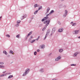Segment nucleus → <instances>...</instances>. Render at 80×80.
Here are the masks:
<instances>
[{"label":"nucleus","instance_id":"obj_18","mask_svg":"<svg viewBox=\"0 0 80 80\" xmlns=\"http://www.w3.org/2000/svg\"><path fill=\"white\" fill-rule=\"evenodd\" d=\"M13 77V75H10L9 76L8 78H12Z\"/></svg>","mask_w":80,"mask_h":80},{"label":"nucleus","instance_id":"obj_44","mask_svg":"<svg viewBox=\"0 0 80 80\" xmlns=\"http://www.w3.org/2000/svg\"><path fill=\"white\" fill-rule=\"evenodd\" d=\"M2 18V17H1L0 18Z\"/></svg>","mask_w":80,"mask_h":80},{"label":"nucleus","instance_id":"obj_14","mask_svg":"<svg viewBox=\"0 0 80 80\" xmlns=\"http://www.w3.org/2000/svg\"><path fill=\"white\" fill-rule=\"evenodd\" d=\"M3 53H5V55H7V52H6V51H3Z\"/></svg>","mask_w":80,"mask_h":80},{"label":"nucleus","instance_id":"obj_7","mask_svg":"<svg viewBox=\"0 0 80 80\" xmlns=\"http://www.w3.org/2000/svg\"><path fill=\"white\" fill-rule=\"evenodd\" d=\"M67 10H65V14H64L63 16L64 17H65L66 16H67Z\"/></svg>","mask_w":80,"mask_h":80},{"label":"nucleus","instance_id":"obj_16","mask_svg":"<svg viewBox=\"0 0 80 80\" xmlns=\"http://www.w3.org/2000/svg\"><path fill=\"white\" fill-rule=\"evenodd\" d=\"M36 40H32L31 41V43H33L34 42H35Z\"/></svg>","mask_w":80,"mask_h":80},{"label":"nucleus","instance_id":"obj_24","mask_svg":"<svg viewBox=\"0 0 80 80\" xmlns=\"http://www.w3.org/2000/svg\"><path fill=\"white\" fill-rule=\"evenodd\" d=\"M19 36H20V35H18L16 36V37L17 38H19Z\"/></svg>","mask_w":80,"mask_h":80},{"label":"nucleus","instance_id":"obj_27","mask_svg":"<svg viewBox=\"0 0 80 80\" xmlns=\"http://www.w3.org/2000/svg\"><path fill=\"white\" fill-rule=\"evenodd\" d=\"M10 53H12V54H13V52L12 51H10Z\"/></svg>","mask_w":80,"mask_h":80},{"label":"nucleus","instance_id":"obj_43","mask_svg":"<svg viewBox=\"0 0 80 80\" xmlns=\"http://www.w3.org/2000/svg\"><path fill=\"white\" fill-rule=\"evenodd\" d=\"M51 54H52V53H50V54L49 55H51Z\"/></svg>","mask_w":80,"mask_h":80},{"label":"nucleus","instance_id":"obj_22","mask_svg":"<svg viewBox=\"0 0 80 80\" xmlns=\"http://www.w3.org/2000/svg\"><path fill=\"white\" fill-rule=\"evenodd\" d=\"M76 25V23H74L72 24V26H75Z\"/></svg>","mask_w":80,"mask_h":80},{"label":"nucleus","instance_id":"obj_11","mask_svg":"<svg viewBox=\"0 0 80 80\" xmlns=\"http://www.w3.org/2000/svg\"><path fill=\"white\" fill-rule=\"evenodd\" d=\"M78 53L77 52L75 53L73 55V57H76L77 54H78Z\"/></svg>","mask_w":80,"mask_h":80},{"label":"nucleus","instance_id":"obj_35","mask_svg":"<svg viewBox=\"0 0 80 80\" xmlns=\"http://www.w3.org/2000/svg\"><path fill=\"white\" fill-rule=\"evenodd\" d=\"M42 22H44V21H45L44 19H42Z\"/></svg>","mask_w":80,"mask_h":80},{"label":"nucleus","instance_id":"obj_3","mask_svg":"<svg viewBox=\"0 0 80 80\" xmlns=\"http://www.w3.org/2000/svg\"><path fill=\"white\" fill-rule=\"evenodd\" d=\"M49 32H50V31L49 30H48L47 32V33L46 34L45 38H44V40H45L46 38H47V35H48V33Z\"/></svg>","mask_w":80,"mask_h":80},{"label":"nucleus","instance_id":"obj_12","mask_svg":"<svg viewBox=\"0 0 80 80\" xmlns=\"http://www.w3.org/2000/svg\"><path fill=\"white\" fill-rule=\"evenodd\" d=\"M62 29H58V32H62Z\"/></svg>","mask_w":80,"mask_h":80},{"label":"nucleus","instance_id":"obj_6","mask_svg":"<svg viewBox=\"0 0 80 80\" xmlns=\"http://www.w3.org/2000/svg\"><path fill=\"white\" fill-rule=\"evenodd\" d=\"M39 47L41 48H42V49H43V48H45V45L43 44L39 46Z\"/></svg>","mask_w":80,"mask_h":80},{"label":"nucleus","instance_id":"obj_10","mask_svg":"<svg viewBox=\"0 0 80 80\" xmlns=\"http://www.w3.org/2000/svg\"><path fill=\"white\" fill-rule=\"evenodd\" d=\"M49 23H50V20H49V21L47 22V23L46 24L45 26V27H47V26H48V24H49Z\"/></svg>","mask_w":80,"mask_h":80},{"label":"nucleus","instance_id":"obj_8","mask_svg":"<svg viewBox=\"0 0 80 80\" xmlns=\"http://www.w3.org/2000/svg\"><path fill=\"white\" fill-rule=\"evenodd\" d=\"M27 17V15H24L21 18V20H23L24 18H25L26 17Z\"/></svg>","mask_w":80,"mask_h":80},{"label":"nucleus","instance_id":"obj_39","mask_svg":"<svg viewBox=\"0 0 80 80\" xmlns=\"http://www.w3.org/2000/svg\"><path fill=\"white\" fill-rule=\"evenodd\" d=\"M40 38V36H39L38 38Z\"/></svg>","mask_w":80,"mask_h":80},{"label":"nucleus","instance_id":"obj_45","mask_svg":"<svg viewBox=\"0 0 80 80\" xmlns=\"http://www.w3.org/2000/svg\"><path fill=\"white\" fill-rule=\"evenodd\" d=\"M62 0V1H63V0Z\"/></svg>","mask_w":80,"mask_h":80},{"label":"nucleus","instance_id":"obj_25","mask_svg":"<svg viewBox=\"0 0 80 80\" xmlns=\"http://www.w3.org/2000/svg\"><path fill=\"white\" fill-rule=\"evenodd\" d=\"M47 21H45L44 22V24H45V23H47Z\"/></svg>","mask_w":80,"mask_h":80},{"label":"nucleus","instance_id":"obj_4","mask_svg":"<svg viewBox=\"0 0 80 80\" xmlns=\"http://www.w3.org/2000/svg\"><path fill=\"white\" fill-rule=\"evenodd\" d=\"M20 23V21L18 20L17 21V24L16 25V27H18Z\"/></svg>","mask_w":80,"mask_h":80},{"label":"nucleus","instance_id":"obj_1","mask_svg":"<svg viewBox=\"0 0 80 80\" xmlns=\"http://www.w3.org/2000/svg\"><path fill=\"white\" fill-rule=\"evenodd\" d=\"M29 71H30V69H27L25 71V73H24L23 74L22 76H25V75H26L28 74V73L29 72Z\"/></svg>","mask_w":80,"mask_h":80},{"label":"nucleus","instance_id":"obj_15","mask_svg":"<svg viewBox=\"0 0 80 80\" xmlns=\"http://www.w3.org/2000/svg\"><path fill=\"white\" fill-rule=\"evenodd\" d=\"M5 75H6V74H4L1 75L0 76V77H4V76H5Z\"/></svg>","mask_w":80,"mask_h":80},{"label":"nucleus","instance_id":"obj_29","mask_svg":"<svg viewBox=\"0 0 80 80\" xmlns=\"http://www.w3.org/2000/svg\"><path fill=\"white\" fill-rule=\"evenodd\" d=\"M37 4H35L34 6L35 8H36V7H37Z\"/></svg>","mask_w":80,"mask_h":80},{"label":"nucleus","instance_id":"obj_41","mask_svg":"<svg viewBox=\"0 0 80 80\" xmlns=\"http://www.w3.org/2000/svg\"><path fill=\"white\" fill-rule=\"evenodd\" d=\"M78 38H80V37H78Z\"/></svg>","mask_w":80,"mask_h":80},{"label":"nucleus","instance_id":"obj_36","mask_svg":"<svg viewBox=\"0 0 80 80\" xmlns=\"http://www.w3.org/2000/svg\"><path fill=\"white\" fill-rule=\"evenodd\" d=\"M37 52H40V50L39 49H38L37 50Z\"/></svg>","mask_w":80,"mask_h":80},{"label":"nucleus","instance_id":"obj_9","mask_svg":"<svg viewBox=\"0 0 80 80\" xmlns=\"http://www.w3.org/2000/svg\"><path fill=\"white\" fill-rule=\"evenodd\" d=\"M53 12H54V11H53V10H52L51 12L47 15V16H48V15H51V13H53Z\"/></svg>","mask_w":80,"mask_h":80},{"label":"nucleus","instance_id":"obj_13","mask_svg":"<svg viewBox=\"0 0 80 80\" xmlns=\"http://www.w3.org/2000/svg\"><path fill=\"white\" fill-rule=\"evenodd\" d=\"M32 33V31H31L30 32H29L28 36H28H30V35Z\"/></svg>","mask_w":80,"mask_h":80},{"label":"nucleus","instance_id":"obj_30","mask_svg":"<svg viewBox=\"0 0 80 80\" xmlns=\"http://www.w3.org/2000/svg\"><path fill=\"white\" fill-rule=\"evenodd\" d=\"M37 12H38V11H36L34 12V14H36Z\"/></svg>","mask_w":80,"mask_h":80},{"label":"nucleus","instance_id":"obj_2","mask_svg":"<svg viewBox=\"0 0 80 80\" xmlns=\"http://www.w3.org/2000/svg\"><path fill=\"white\" fill-rule=\"evenodd\" d=\"M74 34H78V32H79V30H74L73 32Z\"/></svg>","mask_w":80,"mask_h":80},{"label":"nucleus","instance_id":"obj_34","mask_svg":"<svg viewBox=\"0 0 80 80\" xmlns=\"http://www.w3.org/2000/svg\"><path fill=\"white\" fill-rule=\"evenodd\" d=\"M71 66H75V65H76L73 64H71Z\"/></svg>","mask_w":80,"mask_h":80},{"label":"nucleus","instance_id":"obj_42","mask_svg":"<svg viewBox=\"0 0 80 80\" xmlns=\"http://www.w3.org/2000/svg\"><path fill=\"white\" fill-rule=\"evenodd\" d=\"M5 72H4L3 73H5Z\"/></svg>","mask_w":80,"mask_h":80},{"label":"nucleus","instance_id":"obj_47","mask_svg":"<svg viewBox=\"0 0 80 80\" xmlns=\"http://www.w3.org/2000/svg\"><path fill=\"white\" fill-rule=\"evenodd\" d=\"M52 32H53V30L52 31Z\"/></svg>","mask_w":80,"mask_h":80},{"label":"nucleus","instance_id":"obj_23","mask_svg":"<svg viewBox=\"0 0 80 80\" xmlns=\"http://www.w3.org/2000/svg\"><path fill=\"white\" fill-rule=\"evenodd\" d=\"M50 10V8H48V9H47V12H48V11Z\"/></svg>","mask_w":80,"mask_h":80},{"label":"nucleus","instance_id":"obj_21","mask_svg":"<svg viewBox=\"0 0 80 80\" xmlns=\"http://www.w3.org/2000/svg\"><path fill=\"white\" fill-rule=\"evenodd\" d=\"M4 66L3 65H0V68H4Z\"/></svg>","mask_w":80,"mask_h":80},{"label":"nucleus","instance_id":"obj_5","mask_svg":"<svg viewBox=\"0 0 80 80\" xmlns=\"http://www.w3.org/2000/svg\"><path fill=\"white\" fill-rule=\"evenodd\" d=\"M60 59H61V57H58L55 59V61H58Z\"/></svg>","mask_w":80,"mask_h":80},{"label":"nucleus","instance_id":"obj_40","mask_svg":"<svg viewBox=\"0 0 80 80\" xmlns=\"http://www.w3.org/2000/svg\"><path fill=\"white\" fill-rule=\"evenodd\" d=\"M59 25H60V22H59Z\"/></svg>","mask_w":80,"mask_h":80},{"label":"nucleus","instance_id":"obj_26","mask_svg":"<svg viewBox=\"0 0 80 80\" xmlns=\"http://www.w3.org/2000/svg\"><path fill=\"white\" fill-rule=\"evenodd\" d=\"M6 36L7 37H10V35L8 34H7L6 35Z\"/></svg>","mask_w":80,"mask_h":80},{"label":"nucleus","instance_id":"obj_28","mask_svg":"<svg viewBox=\"0 0 80 80\" xmlns=\"http://www.w3.org/2000/svg\"><path fill=\"white\" fill-rule=\"evenodd\" d=\"M32 38H33V37L32 36L31 37V38H30L29 39L30 41V40H31V39H32Z\"/></svg>","mask_w":80,"mask_h":80},{"label":"nucleus","instance_id":"obj_46","mask_svg":"<svg viewBox=\"0 0 80 80\" xmlns=\"http://www.w3.org/2000/svg\"><path fill=\"white\" fill-rule=\"evenodd\" d=\"M0 18H0V20H1Z\"/></svg>","mask_w":80,"mask_h":80},{"label":"nucleus","instance_id":"obj_19","mask_svg":"<svg viewBox=\"0 0 80 80\" xmlns=\"http://www.w3.org/2000/svg\"><path fill=\"white\" fill-rule=\"evenodd\" d=\"M59 52H63V49H60L59 50Z\"/></svg>","mask_w":80,"mask_h":80},{"label":"nucleus","instance_id":"obj_31","mask_svg":"<svg viewBox=\"0 0 80 80\" xmlns=\"http://www.w3.org/2000/svg\"><path fill=\"white\" fill-rule=\"evenodd\" d=\"M34 55H37V52H34Z\"/></svg>","mask_w":80,"mask_h":80},{"label":"nucleus","instance_id":"obj_32","mask_svg":"<svg viewBox=\"0 0 80 80\" xmlns=\"http://www.w3.org/2000/svg\"><path fill=\"white\" fill-rule=\"evenodd\" d=\"M3 62H0V65H3Z\"/></svg>","mask_w":80,"mask_h":80},{"label":"nucleus","instance_id":"obj_37","mask_svg":"<svg viewBox=\"0 0 80 80\" xmlns=\"http://www.w3.org/2000/svg\"><path fill=\"white\" fill-rule=\"evenodd\" d=\"M73 23V22H71V24H72V23Z\"/></svg>","mask_w":80,"mask_h":80},{"label":"nucleus","instance_id":"obj_33","mask_svg":"<svg viewBox=\"0 0 80 80\" xmlns=\"http://www.w3.org/2000/svg\"><path fill=\"white\" fill-rule=\"evenodd\" d=\"M46 28H43L42 29V31H43V30H45V29H46Z\"/></svg>","mask_w":80,"mask_h":80},{"label":"nucleus","instance_id":"obj_17","mask_svg":"<svg viewBox=\"0 0 80 80\" xmlns=\"http://www.w3.org/2000/svg\"><path fill=\"white\" fill-rule=\"evenodd\" d=\"M48 17L47 16L46 17H45L44 18V20H47V19H48Z\"/></svg>","mask_w":80,"mask_h":80},{"label":"nucleus","instance_id":"obj_20","mask_svg":"<svg viewBox=\"0 0 80 80\" xmlns=\"http://www.w3.org/2000/svg\"><path fill=\"white\" fill-rule=\"evenodd\" d=\"M42 6H40L39 8H38V10H40V9H42Z\"/></svg>","mask_w":80,"mask_h":80},{"label":"nucleus","instance_id":"obj_38","mask_svg":"<svg viewBox=\"0 0 80 80\" xmlns=\"http://www.w3.org/2000/svg\"><path fill=\"white\" fill-rule=\"evenodd\" d=\"M36 40H38V38L37 39H36Z\"/></svg>","mask_w":80,"mask_h":80}]
</instances>
